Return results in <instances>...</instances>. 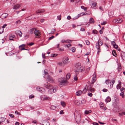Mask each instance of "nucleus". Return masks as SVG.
<instances>
[{
    "label": "nucleus",
    "mask_w": 125,
    "mask_h": 125,
    "mask_svg": "<svg viewBox=\"0 0 125 125\" xmlns=\"http://www.w3.org/2000/svg\"><path fill=\"white\" fill-rule=\"evenodd\" d=\"M43 87L49 89L48 93L50 94H52L53 93L56 92L57 90L56 86H52L50 84H44L43 85Z\"/></svg>",
    "instance_id": "1"
},
{
    "label": "nucleus",
    "mask_w": 125,
    "mask_h": 125,
    "mask_svg": "<svg viewBox=\"0 0 125 125\" xmlns=\"http://www.w3.org/2000/svg\"><path fill=\"white\" fill-rule=\"evenodd\" d=\"M93 86V85L92 84H90L89 85H87V89H86L85 88L84 89L83 92H82V93L83 94H85L87 91V89L89 91H90L91 92H93L94 91V88H92Z\"/></svg>",
    "instance_id": "2"
},
{
    "label": "nucleus",
    "mask_w": 125,
    "mask_h": 125,
    "mask_svg": "<svg viewBox=\"0 0 125 125\" xmlns=\"http://www.w3.org/2000/svg\"><path fill=\"white\" fill-rule=\"evenodd\" d=\"M58 81L60 83V84L61 85H64L67 82V81L65 80L63 78H59Z\"/></svg>",
    "instance_id": "3"
},
{
    "label": "nucleus",
    "mask_w": 125,
    "mask_h": 125,
    "mask_svg": "<svg viewBox=\"0 0 125 125\" xmlns=\"http://www.w3.org/2000/svg\"><path fill=\"white\" fill-rule=\"evenodd\" d=\"M34 33L35 35V36L36 38H39L41 37L40 32L39 30L36 29L34 32Z\"/></svg>",
    "instance_id": "4"
},
{
    "label": "nucleus",
    "mask_w": 125,
    "mask_h": 125,
    "mask_svg": "<svg viewBox=\"0 0 125 125\" xmlns=\"http://www.w3.org/2000/svg\"><path fill=\"white\" fill-rule=\"evenodd\" d=\"M122 21V20L120 18L118 19H114V22L115 23H120Z\"/></svg>",
    "instance_id": "5"
},
{
    "label": "nucleus",
    "mask_w": 125,
    "mask_h": 125,
    "mask_svg": "<svg viewBox=\"0 0 125 125\" xmlns=\"http://www.w3.org/2000/svg\"><path fill=\"white\" fill-rule=\"evenodd\" d=\"M47 80L49 82L52 83L53 82V80L52 78L50 75H49L47 78Z\"/></svg>",
    "instance_id": "6"
},
{
    "label": "nucleus",
    "mask_w": 125,
    "mask_h": 125,
    "mask_svg": "<svg viewBox=\"0 0 125 125\" xmlns=\"http://www.w3.org/2000/svg\"><path fill=\"white\" fill-rule=\"evenodd\" d=\"M69 58L67 57H65L64 58V60L63 61V63L64 64H66L67 63L69 62L68 61L69 60Z\"/></svg>",
    "instance_id": "7"
},
{
    "label": "nucleus",
    "mask_w": 125,
    "mask_h": 125,
    "mask_svg": "<svg viewBox=\"0 0 125 125\" xmlns=\"http://www.w3.org/2000/svg\"><path fill=\"white\" fill-rule=\"evenodd\" d=\"M84 68H83V67H82L78 68L76 70V71L77 72H83L84 71Z\"/></svg>",
    "instance_id": "8"
},
{
    "label": "nucleus",
    "mask_w": 125,
    "mask_h": 125,
    "mask_svg": "<svg viewBox=\"0 0 125 125\" xmlns=\"http://www.w3.org/2000/svg\"><path fill=\"white\" fill-rule=\"evenodd\" d=\"M15 34L16 35L19 36L20 37H21L22 36V33L20 31L18 30L16 31Z\"/></svg>",
    "instance_id": "9"
},
{
    "label": "nucleus",
    "mask_w": 125,
    "mask_h": 125,
    "mask_svg": "<svg viewBox=\"0 0 125 125\" xmlns=\"http://www.w3.org/2000/svg\"><path fill=\"white\" fill-rule=\"evenodd\" d=\"M25 46V44H22L19 47V48L21 51L26 50V49L24 47Z\"/></svg>",
    "instance_id": "10"
},
{
    "label": "nucleus",
    "mask_w": 125,
    "mask_h": 125,
    "mask_svg": "<svg viewBox=\"0 0 125 125\" xmlns=\"http://www.w3.org/2000/svg\"><path fill=\"white\" fill-rule=\"evenodd\" d=\"M99 41L98 40L96 44V47L97 49H100V46H101L100 44Z\"/></svg>",
    "instance_id": "11"
},
{
    "label": "nucleus",
    "mask_w": 125,
    "mask_h": 125,
    "mask_svg": "<svg viewBox=\"0 0 125 125\" xmlns=\"http://www.w3.org/2000/svg\"><path fill=\"white\" fill-rule=\"evenodd\" d=\"M76 117H75V119L77 120V121H80L81 120V117L80 115H78L77 116H76Z\"/></svg>",
    "instance_id": "12"
},
{
    "label": "nucleus",
    "mask_w": 125,
    "mask_h": 125,
    "mask_svg": "<svg viewBox=\"0 0 125 125\" xmlns=\"http://www.w3.org/2000/svg\"><path fill=\"white\" fill-rule=\"evenodd\" d=\"M74 104L77 105H79L81 104V101L77 100H75L74 101Z\"/></svg>",
    "instance_id": "13"
},
{
    "label": "nucleus",
    "mask_w": 125,
    "mask_h": 125,
    "mask_svg": "<svg viewBox=\"0 0 125 125\" xmlns=\"http://www.w3.org/2000/svg\"><path fill=\"white\" fill-rule=\"evenodd\" d=\"M20 6L19 4H16L14 6L13 9H14L17 10L19 8Z\"/></svg>",
    "instance_id": "14"
},
{
    "label": "nucleus",
    "mask_w": 125,
    "mask_h": 125,
    "mask_svg": "<svg viewBox=\"0 0 125 125\" xmlns=\"http://www.w3.org/2000/svg\"><path fill=\"white\" fill-rule=\"evenodd\" d=\"M115 82V80H112L110 81V87L111 88H112L113 85Z\"/></svg>",
    "instance_id": "15"
},
{
    "label": "nucleus",
    "mask_w": 125,
    "mask_h": 125,
    "mask_svg": "<svg viewBox=\"0 0 125 125\" xmlns=\"http://www.w3.org/2000/svg\"><path fill=\"white\" fill-rule=\"evenodd\" d=\"M111 98L109 96H108L107 98L105 99V101L106 103L109 102L111 101Z\"/></svg>",
    "instance_id": "16"
},
{
    "label": "nucleus",
    "mask_w": 125,
    "mask_h": 125,
    "mask_svg": "<svg viewBox=\"0 0 125 125\" xmlns=\"http://www.w3.org/2000/svg\"><path fill=\"white\" fill-rule=\"evenodd\" d=\"M82 93V92L81 90L78 91L76 93V95L77 96L80 95Z\"/></svg>",
    "instance_id": "17"
},
{
    "label": "nucleus",
    "mask_w": 125,
    "mask_h": 125,
    "mask_svg": "<svg viewBox=\"0 0 125 125\" xmlns=\"http://www.w3.org/2000/svg\"><path fill=\"white\" fill-rule=\"evenodd\" d=\"M36 29L34 28H32L30 30V33L31 34H32L34 33V31L36 30Z\"/></svg>",
    "instance_id": "18"
},
{
    "label": "nucleus",
    "mask_w": 125,
    "mask_h": 125,
    "mask_svg": "<svg viewBox=\"0 0 125 125\" xmlns=\"http://www.w3.org/2000/svg\"><path fill=\"white\" fill-rule=\"evenodd\" d=\"M8 16V14L7 13L3 14L2 15V16L3 17V19L6 18Z\"/></svg>",
    "instance_id": "19"
},
{
    "label": "nucleus",
    "mask_w": 125,
    "mask_h": 125,
    "mask_svg": "<svg viewBox=\"0 0 125 125\" xmlns=\"http://www.w3.org/2000/svg\"><path fill=\"white\" fill-rule=\"evenodd\" d=\"M71 40H66V41H65V40H62V41H61V42H62V43H64V42H68V43H70V42H71Z\"/></svg>",
    "instance_id": "20"
},
{
    "label": "nucleus",
    "mask_w": 125,
    "mask_h": 125,
    "mask_svg": "<svg viewBox=\"0 0 125 125\" xmlns=\"http://www.w3.org/2000/svg\"><path fill=\"white\" fill-rule=\"evenodd\" d=\"M45 10L43 9L39 10L36 11V13H42L44 12Z\"/></svg>",
    "instance_id": "21"
},
{
    "label": "nucleus",
    "mask_w": 125,
    "mask_h": 125,
    "mask_svg": "<svg viewBox=\"0 0 125 125\" xmlns=\"http://www.w3.org/2000/svg\"><path fill=\"white\" fill-rule=\"evenodd\" d=\"M43 100H48L50 99V98L44 95L43 97Z\"/></svg>",
    "instance_id": "22"
},
{
    "label": "nucleus",
    "mask_w": 125,
    "mask_h": 125,
    "mask_svg": "<svg viewBox=\"0 0 125 125\" xmlns=\"http://www.w3.org/2000/svg\"><path fill=\"white\" fill-rule=\"evenodd\" d=\"M15 36L14 35H11V36H10L9 38V40H13V41L14 40L13 39V38H15Z\"/></svg>",
    "instance_id": "23"
},
{
    "label": "nucleus",
    "mask_w": 125,
    "mask_h": 125,
    "mask_svg": "<svg viewBox=\"0 0 125 125\" xmlns=\"http://www.w3.org/2000/svg\"><path fill=\"white\" fill-rule=\"evenodd\" d=\"M89 22L91 23H93L94 22V20L93 18H91L89 20Z\"/></svg>",
    "instance_id": "24"
},
{
    "label": "nucleus",
    "mask_w": 125,
    "mask_h": 125,
    "mask_svg": "<svg viewBox=\"0 0 125 125\" xmlns=\"http://www.w3.org/2000/svg\"><path fill=\"white\" fill-rule=\"evenodd\" d=\"M112 54L113 56H117V55L116 54L115 51V50H113L112 51Z\"/></svg>",
    "instance_id": "25"
},
{
    "label": "nucleus",
    "mask_w": 125,
    "mask_h": 125,
    "mask_svg": "<svg viewBox=\"0 0 125 125\" xmlns=\"http://www.w3.org/2000/svg\"><path fill=\"white\" fill-rule=\"evenodd\" d=\"M121 68H122V67H121V65L120 64V65L119 64V65H118V68H117L118 71L119 72L121 71Z\"/></svg>",
    "instance_id": "26"
},
{
    "label": "nucleus",
    "mask_w": 125,
    "mask_h": 125,
    "mask_svg": "<svg viewBox=\"0 0 125 125\" xmlns=\"http://www.w3.org/2000/svg\"><path fill=\"white\" fill-rule=\"evenodd\" d=\"M111 44L113 45V46H116V47H117V45L116 44L115 42L114 41H112Z\"/></svg>",
    "instance_id": "27"
},
{
    "label": "nucleus",
    "mask_w": 125,
    "mask_h": 125,
    "mask_svg": "<svg viewBox=\"0 0 125 125\" xmlns=\"http://www.w3.org/2000/svg\"><path fill=\"white\" fill-rule=\"evenodd\" d=\"M71 76V74L70 73L67 74L66 75V77L67 79H69Z\"/></svg>",
    "instance_id": "28"
},
{
    "label": "nucleus",
    "mask_w": 125,
    "mask_h": 125,
    "mask_svg": "<svg viewBox=\"0 0 125 125\" xmlns=\"http://www.w3.org/2000/svg\"><path fill=\"white\" fill-rule=\"evenodd\" d=\"M120 95L122 96V98H124L125 97V95L124 93L122 92L120 94Z\"/></svg>",
    "instance_id": "29"
},
{
    "label": "nucleus",
    "mask_w": 125,
    "mask_h": 125,
    "mask_svg": "<svg viewBox=\"0 0 125 125\" xmlns=\"http://www.w3.org/2000/svg\"><path fill=\"white\" fill-rule=\"evenodd\" d=\"M110 80H106L105 81V83L107 84H110Z\"/></svg>",
    "instance_id": "30"
},
{
    "label": "nucleus",
    "mask_w": 125,
    "mask_h": 125,
    "mask_svg": "<svg viewBox=\"0 0 125 125\" xmlns=\"http://www.w3.org/2000/svg\"><path fill=\"white\" fill-rule=\"evenodd\" d=\"M98 32V31L95 30H93L92 31V33H93L96 34Z\"/></svg>",
    "instance_id": "31"
},
{
    "label": "nucleus",
    "mask_w": 125,
    "mask_h": 125,
    "mask_svg": "<svg viewBox=\"0 0 125 125\" xmlns=\"http://www.w3.org/2000/svg\"><path fill=\"white\" fill-rule=\"evenodd\" d=\"M91 110L90 111H87V110H85V113L86 114H88L89 113H91Z\"/></svg>",
    "instance_id": "32"
},
{
    "label": "nucleus",
    "mask_w": 125,
    "mask_h": 125,
    "mask_svg": "<svg viewBox=\"0 0 125 125\" xmlns=\"http://www.w3.org/2000/svg\"><path fill=\"white\" fill-rule=\"evenodd\" d=\"M4 32V29L2 28H0V34Z\"/></svg>",
    "instance_id": "33"
},
{
    "label": "nucleus",
    "mask_w": 125,
    "mask_h": 125,
    "mask_svg": "<svg viewBox=\"0 0 125 125\" xmlns=\"http://www.w3.org/2000/svg\"><path fill=\"white\" fill-rule=\"evenodd\" d=\"M61 104L63 107H64L65 106V104L64 102H62L61 103Z\"/></svg>",
    "instance_id": "34"
},
{
    "label": "nucleus",
    "mask_w": 125,
    "mask_h": 125,
    "mask_svg": "<svg viewBox=\"0 0 125 125\" xmlns=\"http://www.w3.org/2000/svg\"><path fill=\"white\" fill-rule=\"evenodd\" d=\"M51 108L53 110H55L56 109V107L54 106H51Z\"/></svg>",
    "instance_id": "35"
},
{
    "label": "nucleus",
    "mask_w": 125,
    "mask_h": 125,
    "mask_svg": "<svg viewBox=\"0 0 125 125\" xmlns=\"http://www.w3.org/2000/svg\"><path fill=\"white\" fill-rule=\"evenodd\" d=\"M85 42L87 45H89L90 43L89 41L88 40H86Z\"/></svg>",
    "instance_id": "36"
},
{
    "label": "nucleus",
    "mask_w": 125,
    "mask_h": 125,
    "mask_svg": "<svg viewBox=\"0 0 125 125\" xmlns=\"http://www.w3.org/2000/svg\"><path fill=\"white\" fill-rule=\"evenodd\" d=\"M83 104H84L85 103V101L84 99L82 100L81 102V103Z\"/></svg>",
    "instance_id": "37"
},
{
    "label": "nucleus",
    "mask_w": 125,
    "mask_h": 125,
    "mask_svg": "<svg viewBox=\"0 0 125 125\" xmlns=\"http://www.w3.org/2000/svg\"><path fill=\"white\" fill-rule=\"evenodd\" d=\"M34 96L33 94L29 96V98L30 99H32L34 98Z\"/></svg>",
    "instance_id": "38"
},
{
    "label": "nucleus",
    "mask_w": 125,
    "mask_h": 125,
    "mask_svg": "<svg viewBox=\"0 0 125 125\" xmlns=\"http://www.w3.org/2000/svg\"><path fill=\"white\" fill-rule=\"evenodd\" d=\"M73 79L74 81H76L77 80L78 78L76 75L74 76Z\"/></svg>",
    "instance_id": "39"
},
{
    "label": "nucleus",
    "mask_w": 125,
    "mask_h": 125,
    "mask_svg": "<svg viewBox=\"0 0 125 125\" xmlns=\"http://www.w3.org/2000/svg\"><path fill=\"white\" fill-rule=\"evenodd\" d=\"M121 85H117L116 86V88L117 89H119L121 87Z\"/></svg>",
    "instance_id": "40"
},
{
    "label": "nucleus",
    "mask_w": 125,
    "mask_h": 125,
    "mask_svg": "<svg viewBox=\"0 0 125 125\" xmlns=\"http://www.w3.org/2000/svg\"><path fill=\"white\" fill-rule=\"evenodd\" d=\"M45 125H50L49 122L48 121H46L44 122Z\"/></svg>",
    "instance_id": "41"
},
{
    "label": "nucleus",
    "mask_w": 125,
    "mask_h": 125,
    "mask_svg": "<svg viewBox=\"0 0 125 125\" xmlns=\"http://www.w3.org/2000/svg\"><path fill=\"white\" fill-rule=\"evenodd\" d=\"M75 50V47H73L72 48V51L73 52H74Z\"/></svg>",
    "instance_id": "42"
},
{
    "label": "nucleus",
    "mask_w": 125,
    "mask_h": 125,
    "mask_svg": "<svg viewBox=\"0 0 125 125\" xmlns=\"http://www.w3.org/2000/svg\"><path fill=\"white\" fill-rule=\"evenodd\" d=\"M96 3H95L94 2L92 4V7H95L96 5Z\"/></svg>",
    "instance_id": "43"
},
{
    "label": "nucleus",
    "mask_w": 125,
    "mask_h": 125,
    "mask_svg": "<svg viewBox=\"0 0 125 125\" xmlns=\"http://www.w3.org/2000/svg\"><path fill=\"white\" fill-rule=\"evenodd\" d=\"M83 15H84V14H83V13H81L78 14L77 16H79V17H80L81 16H82Z\"/></svg>",
    "instance_id": "44"
},
{
    "label": "nucleus",
    "mask_w": 125,
    "mask_h": 125,
    "mask_svg": "<svg viewBox=\"0 0 125 125\" xmlns=\"http://www.w3.org/2000/svg\"><path fill=\"white\" fill-rule=\"evenodd\" d=\"M107 22L106 21H104L103 22L101 23V24L102 25H103L106 24V23Z\"/></svg>",
    "instance_id": "45"
},
{
    "label": "nucleus",
    "mask_w": 125,
    "mask_h": 125,
    "mask_svg": "<svg viewBox=\"0 0 125 125\" xmlns=\"http://www.w3.org/2000/svg\"><path fill=\"white\" fill-rule=\"evenodd\" d=\"M54 37L53 36H52L51 37H50L49 39L48 40H51Z\"/></svg>",
    "instance_id": "46"
},
{
    "label": "nucleus",
    "mask_w": 125,
    "mask_h": 125,
    "mask_svg": "<svg viewBox=\"0 0 125 125\" xmlns=\"http://www.w3.org/2000/svg\"><path fill=\"white\" fill-rule=\"evenodd\" d=\"M37 90L39 91V92H42V90H41V89L40 88H37V89H36Z\"/></svg>",
    "instance_id": "47"
},
{
    "label": "nucleus",
    "mask_w": 125,
    "mask_h": 125,
    "mask_svg": "<svg viewBox=\"0 0 125 125\" xmlns=\"http://www.w3.org/2000/svg\"><path fill=\"white\" fill-rule=\"evenodd\" d=\"M81 8L82 9L84 10L85 11L87 9L86 8H85V7L84 6H82L81 7Z\"/></svg>",
    "instance_id": "48"
},
{
    "label": "nucleus",
    "mask_w": 125,
    "mask_h": 125,
    "mask_svg": "<svg viewBox=\"0 0 125 125\" xmlns=\"http://www.w3.org/2000/svg\"><path fill=\"white\" fill-rule=\"evenodd\" d=\"M88 95L90 97H92L93 95L91 93H89L88 94Z\"/></svg>",
    "instance_id": "49"
},
{
    "label": "nucleus",
    "mask_w": 125,
    "mask_h": 125,
    "mask_svg": "<svg viewBox=\"0 0 125 125\" xmlns=\"http://www.w3.org/2000/svg\"><path fill=\"white\" fill-rule=\"evenodd\" d=\"M125 89V88H121L120 89V91L122 92H124V90Z\"/></svg>",
    "instance_id": "50"
},
{
    "label": "nucleus",
    "mask_w": 125,
    "mask_h": 125,
    "mask_svg": "<svg viewBox=\"0 0 125 125\" xmlns=\"http://www.w3.org/2000/svg\"><path fill=\"white\" fill-rule=\"evenodd\" d=\"M102 91L104 92H106L108 91V90L105 89H103Z\"/></svg>",
    "instance_id": "51"
},
{
    "label": "nucleus",
    "mask_w": 125,
    "mask_h": 125,
    "mask_svg": "<svg viewBox=\"0 0 125 125\" xmlns=\"http://www.w3.org/2000/svg\"><path fill=\"white\" fill-rule=\"evenodd\" d=\"M9 115L11 117L13 118V117H14V116L13 115V114H9Z\"/></svg>",
    "instance_id": "52"
},
{
    "label": "nucleus",
    "mask_w": 125,
    "mask_h": 125,
    "mask_svg": "<svg viewBox=\"0 0 125 125\" xmlns=\"http://www.w3.org/2000/svg\"><path fill=\"white\" fill-rule=\"evenodd\" d=\"M58 19L59 20H60L61 19V15H60L59 16H57Z\"/></svg>",
    "instance_id": "53"
},
{
    "label": "nucleus",
    "mask_w": 125,
    "mask_h": 125,
    "mask_svg": "<svg viewBox=\"0 0 125 125\" xmlns=\"http://www.w3.org/2000/svg\"><path fill=\"white\" fill-rule=\"evenodd\" d=\"M64 113V112H63V110H61L60 112V114H63Z\"/></svg>",
    "instance_id": "54"
},
{
    "label": "nucleus",
    "mask_w": 125,
    "mask_h": 125,
    "mask_svg": "<svg viewBox=\"0 0 125 125\" xmlns=\"http://www.w3.org/2000/svg\"><path fill=\"white\" fill-rule=\"evenodd\" d=\"M123 55H122V57H125V53L124 52H123Z\"/></svg>",
    "instance_id": "55"
},
{
    "label": "nucleus",
    "mask_w": 125,
    "mask_h": 125,
    "mask_svg": "<svg viewBox=\"0 0 125 125\" xmlns=\"http://www.w3.org/2000/svg\"><path fill=\"white\" fill-rule=\"evenodd\" d=\"M71 18V17L69 15L67 17V19L68 20H70Z\"/></svg>",
    "instance_id": "56"
},
{
    "label": "nucleus",
    "mask_w": 125,
    "mask_h": 125,
    "mask_svg": "<svg viewBox=\"0 0 125 125\" xmlns=\"http://www.w3.org/2000/svg\"><path fill=\"white\" fill-rule=\"evenodd\" d=\"M21 21L20 20H18L16 22V23L17 24H20L21 23Z\"/></svg>",
    "instance_id": "57"
},
{
    "label": "nucleus",
    "mask_w": 125,
    "mask_h": 125,
    "mask_svg": "<svg viewBox=\"0 0 125 125\" xmlns=\"http://www.w3.org/2000/svg\"><path fill=\"white\" fill-rule=\"evenodd\" d=\"M55 31V30L54 29H53L52 30V31H51V34H52V33H53Z\"/></svg>",
    "instance_id": "58"
},
{
    "label": "nucleus",
    "mask_w": 125,
    "mask_h": 125,
    "mask_svg": "<svg viewBox=\"0 0 125 125\" xmlns=\"http://www.w3.org/2000/svg\"><path fill=\"white\" fill-rule=\"evenodd\" d=\"M80 30L82 31H85V29L83 28H81L80 29Z\"/></svg>",
    "instance_id": "59"
},
{
    "label": "nucleus",
    "mask_w": 125,
    "mask_h": 125,
    "mask_svg": "<svg viewBox=\"0 0 125 125\" xmlns=\"http://www.w3.org/2000/svg\"><path fill=\"white\" fill-rule=\"evenodd\" d=\"M32 122L34 124H36L37 123V122L36 120L33 121Z\"/></svg>",
    "instance_id": "60"
},
{
    "label": "nucleus",
    "mask_w": 125,
    "mask_h": 125,
    "mask_svg": "<svg viewBox=\"0 0 125 125\" xmlns=\"http://www.w3.org/2000/svg\"><path fill=\"white\" fill-rule=\"evenodd\" d=\"M118 84H117V85H121V81L120 80H119L118 81Z\"/></svg>",
    "instance_id": "61"
},
{
    "label": "nucleus",
    "mask_w": 125,
    "mask_h": 125,
    "mask_svg": "<svg viewBox=\"0 0 125 125\" xmlns=\"http://www.w3.org/2000/svg\"><path fill=\"white\" fill-rule=\"evenodd\" d=\"M93 124L94 125H99L98 123L96 122L93 123Z\"/></svg>",
    "instance_id": "62"
},
{
    "label": "nucleus",
    "mask_w": 125,
    "mask_h": 125,
    "mask_svg": "<svg viewBox=\"0 0 125 125\" xmlns=\"http://www.w3.org/2000/svg\"><path fill=\"white\" fill-rule=\"evenodd\" d=\"M66 46L68 48H69L71 46V45L70 44H69L68 45H66Z\"/></svg>",
    "instance_id": "63"
},
{
    "label": "nucleus",
    "mask_w": 125,
    "mask_h": 125,
    "mask_svg": "<svg viewBox=\"0 0 125 125\" xmlns=\"http://www.w3.org/2000/svg\"><path fill=\"white\" fill-rule=\"evenodd\" d=\"M123 38L124 40L125 41V33L123 35Z\"/></svg>",
    "instance_id": "64"
}]
</instances>
